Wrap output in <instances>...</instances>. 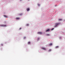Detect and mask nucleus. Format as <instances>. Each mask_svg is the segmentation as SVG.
<instances>
[{
	"mask_svg": "<svg viewBox=\"0 0 65 65\" xmlns=\"http://www.w3.org/2000/svg\"><path fill=\"white\" fill-rule=\"evenodd\" d=\"M60 24V23H56L55 24V27H57V26L58 25H59Z\"/></svg>",
	"mask_w": 65,
	"mask_h": 65,
	"instance_id": "obj_1",
	"label": "nucleus"
},
{
	"mask_svg": "<svg viewBox=\"0 0 65 65\" xmlns=\"http://www.w3.org/2000/svg\"><path fill=\"white\" fill-rule=\"evenodd\" d=\"M42 49L45 51L46 50V49H45V48L43 47L42 48Z\"/></svg>",
	"mask_w": 65,
	"mask_h": 65,
	"instance_id": "obj_2",
	"label": "nucleus"
},
{
	"mask_svg": "<svg viewBox=\"0 0 65 65\" xmlns=\"http://www.w3.org/2000/svg\"><path fill=\"white\" fill-rule=\"evenodd\" d=\"M4 17H5V18H7V16L6 15H4Z\"/></svg>",
	"mask_w": 65,
	"mask_h": 65,
	"instance_id": "obj_3",
	"label": "nucleus"
},
{
	"mask_svg": "<svg viewBox=\"0 0 65 65\" xmlns=\"http://www.w3.org/2000/svg\"><path fill=\"white\" fill-rule=\"evenodd\" d=\"M0 26H1V27H5V26H6V25H0Z\"/></svg>",
	"mask_w": 65,
	"mask_h": 65,
	"instance_id": "obj_4",
	"label": "nucleus"
},
{
	"mask_svg": "<svg viewBox=\"0 0 65 65\" xmlns=\"http://www.w3.org/2000/svg\"><path fill=\"white\" fill-rule=\"evenodd\" d=\"M48 31H50V29H48L46 30V32H48Z\"/></svg>",
	"mask_w": 65,
	"mask_h": 65,
	"instance_id": "obj_5",
	"label": "nucleus"
},
{
	"mask_svg": "<svg viewBox=\"0 0 65 65\" xmlns=\"http://www.w3.org/2000/svg\"><path fill=\"white\" fill-rule=\"evenodd\" d=\"M26 10H27V11H29V8H27L26 9Z\"/></svg>",
	"mask_w": 65,
	"mask_h": 65,
	"instance_id": "obj_6",
	"label": "nucleus"
},
{
	"mask_svg": "<svg viewBox=\"0 0 65 65\" xmlns=\"http://www.w3.org/2000/svg\"><path fill=\"white\" fill-rule=\"evenodd\" d=\"M20 19V18H16V20H19V19Z\"/></svg>",
	"mask_w": 65,
	"mask_h": 65,
	"instance_id": "obj_7",
	"label": "nucleus"
},
{
	"mask_svg": "<svg viewBox=\"0 0 65 65\" xmlns=\"http://www.w3.org/2000/svg\"><path fill=\"white\" fill-rule=\"evenodd\" d=\"M55 48H59V46H56L55 47Z\"/></svg>",
	"mask_w": 65,
	"mask_h": 65,
	"instance_id": "obj_8",
	"label": "nucleus"
},
{
	"mask_svg": "<svg viewBox=\"0 0 65 65\" xmlns=\"http://www.w3.org/2000/svg\"><path fill=\"white\" fill-rule=\"evenodd\" d=\"M28 44H31V42H28Z\"/></svg>",
	"mask_w": 65,
	"mask_h": 65,
	"instance_id": "obj_9",
	"label": "nucleus"
},
{
	"mask_svg": "<svg viewBox=\"0 0 65 65\" xmlns=\"http://www.w3.org/2000/svg\"><path fill=\"white\" fill-rule=\"evenodd\" d=\"M38 33L39 34H42V32H38Z\"/></svg>",
	"mask_w": 65,
	"mask_h": 65,
	"instance_id": "obj_10",
	"label": "nucleus"
},
{
	"mask_svg": "<svg viewBox=\"0 0 65 65\" xmlns=\"http://www.w3.org/2000/svg\"><path fill=\"white\" fill-rule=\"evenodd\" d=\"M46 36H50V34H46Z\"/></svg>",
	"mask_w": 65,
	"mask_h": 65,
	"instance_id": "obj_11",
	"label": "nucleus"
},
{
	"mask_svg": "<svg viewBox=\"0 0 65 65\" xmlns=\"http://www.w3.org/2000/svg\"><path fill=\"white\" fill-rule=\"evenodd\" d=\"M52 43H51L49 44V45L50 46H51V45H52Z\"/></svg>",
	"mask_w": 65,
	"mask_h": 65,
	"instance_id": "obj_12",
	"label": "nucleus"
},
{
	"mask_svg": "<svg viewBox=\"0 0 65 65\" xmlns=\"http://www.w3.org/2000/svg\"><path fill=\"white\" fill-rule=\"evenodd\" d=\"M59 21H62V19H59Z\"/></svg>",
	"mask_w": 65,
	"mask_h": 65,
	"instance_id": "obj_13",
	"label": "nucleus"
},
{
	"mask_svg": "<svg viewBox=\"0 0 65 65\" xmlns=\"http://www.w3.org/2000/svg\"><path fill=\"white\" fill-rule=\"evenodd\" d=\"M48 51L49 52H51V50L50 49L49 50H48Z\"/></svg>",
	"mask_w": 65,
	"mask_h": 65,
	"instance_id": "obj_14",
	"label": "nucleus"
},
{
	"mask_svg": "<svg viewBox=\"0 0 65 65\" xmlns=\"http://www.w3.org/2000/svg\"><path fill=\"white\" fill-rule=\"evenodd\" d=\"M22 14H23V13H21V14H19V15H22Z\"/></svg>",
	"mask_w": 65,
	"mask_h": 65,
	"instance_id": "obj_15",
	"label": "nucleus"
},
{
	"mask_svg": "<svg viewBox=\"0 0 65 65\" xmlns=\"http://www.w3.org/2000/svg\"><path fill=\"white\" fill-rule=\"evenodd\" d=\"M38 5L39 6H40V5L39 4H38Z\"/></svg>",
	"mask_w": 65,
	"mask_h": 65,
	"instance_id": "obj_16",
	"label": "nucleus"
},
{
	"mask_svg": "<svg viewBox=\"0 0 65 65\" xmlns=\"http://www.w3.org/2000/svg\"><path fill=\"white\" fill-rule=\"evenodd\" d=\"M19 30H21V28H19Z\"/></svg>",
	"mask_w": 65,
	"mask_h": 65,
	"instance_id": "obj_17",
	"label": "nucleus"
},
{
	"mask_svg": "<svg viewBox=\"0 0 65 65\" xmlns=\"http://www.w3.org/2000/svg\"><path fill=\"white\" fill-rule=\"evenodd\" d=\"M3 44H1V45H2V46H3Z\"/></svg>",
	"mask_w": 65,
	"mask_h": 65,
	"instance_id": "obj_18",
	"label": "nucleus"
},
{
	"mask_svg": "<svg viewBox=\"0 0 65 65\" xmlns=\"http://www.w3.org/2000/svg\"><path fill=\"white\" fill-rule=\"evenodd\" d=\"M53 29H54V28L52 29V30H53Z\"/></svg>",
	"mask_w": 65,
	"mask_h": 65,
	"instance_id": "obj_19",
	"label": "nucleus"
},
{
	"mask_svg": "<svg viewBox=\"0 0 65 65\" xmlns=\"http://www.w3.org/2000/svg\"><path fill=\"white\" fill-rule=\"evenodd\" d=\"M28 25H29L28 24H27V26H28Z\"/></svg>",
	"mask_w": 65,
	"mask_h": 65,
	"instance_id": "obj_20",
	"label": "nucleus"
},
{
	"mask_svg": "<svg viewBox=\"0 0 65 65\" xmlns=\"http://www.w3.org/2000/svg\"><path fill=\"white\" fill-rule=\"evenodd\" d=\"M25 38H26V37H25L24 38V39H25Z\"/></svg>",
	"mask_w": 65,
	"mask_h": 65,
	"instance_id": "obj_21",
	"label": "nucleus"
},
{
	"mask_svg": "<svg viewBox=\"0 0 65 65\" xmlns=\"http://www.w3.org/2000/svg\"><path fill=\"white\" fill-rule=\"evenodd\" d=\"M28 1H29V0H28Z\"/></svg>",
	"mask_w": 65,
	"mask_h": 65,
	"instance_id": "obj_22",
	"label": "nucleus"
},
{
	"mask_svg": "<svg viewBox=\"0 0 65 65\" xmlns=\"http://www.w3.org/2000/svg\"><path fill=\"white\" fill-rule=\"evenodd\" d=\"M22 0H21V1Z\"/></svg>",
	"mask_w": 65,
	"mask_h": 65,
	"instance_id": "obj_23",
	"label": "nucleus"
}]
</instances>
